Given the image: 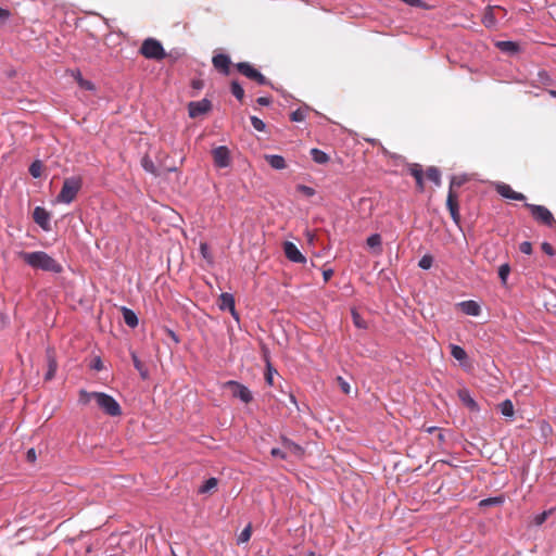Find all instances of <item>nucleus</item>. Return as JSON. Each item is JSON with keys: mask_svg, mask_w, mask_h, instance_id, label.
<instances>
[{"mask_svg": "<svg viewBox=\"0 0 556 556\" xmlns=\"http://www.w3.org/2000/svg\"><path fill=\"white\" fill-rule=\"evenodd\" d=\"M212 109V103L207 99L190 102L188 105L189 116L195 118L207 113Z\"/></svg>", "mask_w": 556, "mask_h": 556, "instance_id": "nucleus-11", "label": "nucleus"}, {"mask_svg": "<svg viewBox=\"0 0 556 556\" xmlns=\"http://www.w3.org/2000/svg\"><path fill=\"white\" fill-rule=\"evenodd\" d=\"M132 358H134V365H135V367H136L137 369H139V370H140V369H141V363H140V361L137 358V356H136V355H134V356H132Z\"/></svg>", "mask_w": 556, "mask_h": 556, "instance_id": "nucleus-53", "label": "nucleus"}, {"mask_svg": "<svg viewBox=\"0 0 556 556\" xmlns=\"http://www.w3.org/2000/svg\"><path fill=\"white\" fill-rule=\"evenodd\" d=\"M402 1L410 7H419L421 3L420 0H402Z\"/></svg>", "mask_w": 556, "mask_h": 556, "instance_id": "nucleus-51", "label": "nucleus"}, {"mask_svg": "<svg viewBox=\"0 0 556 556\" xmlns=\"http://www.w3.org/2000/svg\"><path fill=\"white\" fill-rule=\"evenodd\" d=\"M10 17V11L0 7V21L4 22Z\"/></svg>", "mask_w": 556, "mask_h": 556, "instance_id": "nucleus-49", "label": "nucleus"}, {"mask_svg": "<svg viewBox=\"0 0 556 556\" xmlns=\"http://www.w3.org/2000/svg\"><path fill=\"white\" fill-rule=\"evenodd\" d=\"M426 176L429 180L433 181L437 186L441 185V173L437 167L430 166L426 172Z\"/></svg>", "mask_w": 556, "mask_h": 556, "instance_id": "nucleus-28", "label": "nucleus"}, {"mask_svg": "<svg viewBox=\"0 0 556 556\" xmlns=\"http://www.w3.org/2000/svg\"><path fill=\"white\" fill-rule=\"evenodd\" d=\"M509 273H510V267L508 264H503L500 266L498 276H500L503 285H506Z\"/></svg>", "mask_w": 556, "mask_h": 556, "instance_id": "nucleus-35", "label": "nucleus"}, {"mask_svg": "<svg viewBox=\"0 0 556 556\" xmlns=\"http://www.w3.org/2000/svg\"><path fill=\"white\" fill-rule=\"evenodd\" d=\"M141 165L144 168V170H147L155 176L159 175L153 161L149 156H144L141 160Z\"/></svg>", "mask_w": 556, "mask_h": 556, "instance_id": "nucleus-32", "label": "nucleus"}, {"mask_svg": "<svg viewBox=\"0 0 556 556\" xmlns=\"http://www.w3.org/2000/svg\"><path fill=\"white\" fill-rule=\"evenodd\" d=\"M230 89H231V93L239 100V101H242L243 98H244V90L242 88V86L233 80L230 85Z\"/></svg>", "mask_w": 556, "mask_h": 556, "instance_id": "nucleus-31", "label": "nucleus"}, {"mask_svg": "<svg viewBox=\"0 0 556 556\" xmlns=\"http://www.w3.org/2000/svg\"><path fill=\"white\" fill-rule=\"evenodd\" d=\"M525 206L530 211L531 216L538 223L549 228L556 227V219L554 218L552 212L547 207L530 203H526Z\"/></svg>", "mask_w": 556, "mask_h": 556, "instance_id": "nucleus-6", "label": "nucleus"}, {"mask_svg": "<svg viewBox=\"0 0 556 556\" xmlns=\"http://www.w3.org/2000/svg\"><path fill=\"white\" fill-rule=\"evenodd\" d=\"M213 66L224 75H228L230 71V58L227 54H216L212 59Z\"/></svg>", "mask_w": 556, "mask_h": 556, "instance_id": "nucleus-17", "label": "nucleus"}, {"mask_svg": "<svg viewBox=\"0 0 556 556\" xmlns=\"http://www.w3.org/2000/svg\"><path fill=\"white\" fill-rule=\"evenodd\" d=\"M256 102L260 104V105H269L270 102H271V99L268 98V97H260Z\"/></svg>", "mask_w": 556, "mask_h": 556, "instance_id": "nucleus-50", "label": "nucleus"}, {"mask_svg": "<svg viewBox=\"0 0 556 556\" xmlns=\"http://www.w3.org/2000/svg\"><path fill=\"white\" fill-rule=\"evenodd\" d=\"M502 503H503L502 497H489V498H484V500L480 501L479 506L488 507V506H493V505H500Z\"/></svg>", "mask_w": 556, "mask_h": 556, "instance_id": "nucleus-36", "label": "nucleus"}, {"mask_svg": "<svg viewBox=\"0 0 556 556\" xmlns=\"http://www.w3.org/2000/svg\"><path fill=\"white\" fill-rule=\"evenodd\" d=\"M81 186L83 180L80 177L73 176L66 178L63 181V186L60 193L58 194L56 201L66 204L72 203L75 200L79 190L81 189Z\"/></svg>", "mask_w": 556, "mask_h": 556, "instance_id": "nucleus-3", "label": "nucleus"}, {"mask_svg": "<svg viewBox=\"0 0 556 556\" xmlns=\"http://www.w3.org/2000/svg\"><path fill=\"white\" fill-rule=\"evenodd\" d=\"M443 439H444L443 434H442V433H439V440H441V441H442Z\"/></svg>", "mask_w": 556, "mask_h": 556, "instance_id": "nucleus-60", "label": "nucleus"}, {"mask_svg": "<svg viewBox=\"0 0 556 556\" xmlns=\"http://www.w3.org/2000/svg\"><path fill=\"white\" fill-rule=\"evenodd\" d=\"M519 251L523 254L532 253V244L529 241H523L519 245Z\"/></svg>", "mask_w": 556, "mask_h": 556, "instance_id": "nucleus-44", "label": "nucleus"}, {"mask_svg": "<svg viewBox=\"0 0 556 556\" xmlns=\"http://www.w3.org/2000/svg\"><path fill=\"white\" fill-rule=\"evenodd\" d=\"M252 535V526L248 525L238 536V544L247 543Z\"/></svg>", "mask_w": 556, "mask_h": 556, "instance_id": "nucleus-33", "label": "nucleus"}, {"mask_svg": "<svg viewBox=\"0 0 556 556\" xmlns=\"http://www.w3.org/2000/svg\"><path fill=\"white\" fill-rule=\"evenodd\" d=\"M451 354L458 362H464L467 359L466 351L459 345L452 344L451 345Z\"/></svg>", "mask_w": 556, "mask_h": 556, "instance_id": "nucleus-29", "label": "nucleus"}, {"mask_svg": "<svg viewBox=\"0 0 556 556\" xmlns=\"http://www.w3.org/2000/svg\"><path fill=\"white\" fill-rule=\"evenodd\" d=\"M460 311L468 316H478L481 313L480 305L472 300L458 303Z\"/></svg>", "mask_w": 556, "mask_h": 556, "instance_id": "nucleus-19", "label": "nucleus"}, {"mask_svg": "<svg viewBox=\"0 0 556 556\" xmlns=\"http://www.w3.org/2000/svg\"><path fill=\"white\" fill-rule=\"evenodd\" d=\"M283 252L286 257L291 262L300 264H304L306 262V257L300 252L298 247L290 241L283 243Z\"/></svg>", "mask_w": 556, "mask_h": 556, "instance_id": "nucleus-12", "label": "nucleus"}, {"mask_svg": "<svg viewBox=\"0 0 556 556\" xmlns=\"http://www.w3.org/2000/svg\"><path fill=\"white\" fill-rule=\"evenodd\" d=\"M381 236L379 233H374L367 238V245L370 249H378L379 252L381 251Z\"/></svg>", "mask_w": 556, "mask_h": 556, "instance_id": "nucleus-30", "label": "nucleus"}, {"mask_svg": "<svg viewBox=\"0 0 556 556\" xmlns=\"http://www.w3.org/2000/svg\"><path fill=\"white\" fill-rule=\"evenodd\" d=\"M507 10L501 5H488L482 16V24L489 28H495L497 24L505 20Z\"/></svg>", "mask_w": 556, "mask_h": 556, "instance_id": "nucleus-5", "label": "nucleus"}, {"mask_svg": "<svg viewBox=\"0 0 556 556\" xmlns=\"http://www.w3.org/2000/svg\"><path fill=\"white\" fill-rule=\"evenodd\" d=\"M432 263H433V257L429 254H426L419 260L418 265L422 269H429L432 266Z\"/></svg>", "mask_w": 556, "mask_h": 556, "instance_id": "nucleus-38", "label": "nucleus"}, {"mask_svg": "<svg viewBox=\"0 0 556 556\" xmlns=\"http://www.w3.org/2000/svg\"><path fill=\"white\" fill-rule=\"evenodd\" d=\"M496 47L504 51V52H508V53H516L518 52L519 50V46L518 43L514 42V41H498L496 43Z\"/></svg>", "mask_w": 556, "mask_h": 556, "instance_id": "nucleus-24", "label": "nucleus"}, {"mask_svg": "<svg viewBox=\"0 0 556 556\" xmlns=\"http://www.w3.org/2000/svg\"><path fill=\"white\" fill-rule=\"evenodd\" d=\"M541 248H542V251L549 256H553L555 254V250H554L553 245L548 242H543Z\"/></svg>", "mask_w": 556, "mask_h": 556, "instance_id": "nucleus-47", "label": "nucleus"}, {"mask_svg": "<svg viewBox=\"0 0 556 556\" xmlns=\"http://www.w3.org/2000/svg\"><path fill=\"white\" fill-rule=\"evenodd\" d=\"M78 84L80 87L87 89V90H92L94 88L93 84L89 80H85L84 78H81V76L79 75L78 77Z\"/></svg>", "mask_w": 556, "mask_h": 556, "instance_id": "nucleus-48", "label": "nucleus"}, {"mask_svg": "<svg viewBox=\"0 0 556 556\" xmlns=\"http://www.w3.org/2000/svg\"><path fill=\"white\" fill-rule=\"evenodd\" d=\"M498 408L503 416L505 417H513L515 415L514 404L510 400L503 401Z\"/></svg>", "mask_w": 556, "mask_h": 556, "instance_id": "nucleus-25", "label": "nucleus"}, {"mask_svg": "<svg viewBox=\"0 0 556 556\" xmlns=\"http://www.w3.org/2000/svg\"><path fill=\"white\" fill-rule=\"evenodd\" d=\"M352 317H353V323L357 328L364 329L367 327L365 320L361 317V315L356 311H352Z\"/></svg>", "mask_w": 556, "mask_h": 556, "instance_id": "nucleus-40", "label": "nucleus"}, {"mask_svg": "<svg viewBox=\"0 0 556 556\" xmlns=\"http://www.w3.org/2000/svg\"><path fill=\"white\" fill-rule=\"evenodd\" d=\"M457 395L459 401L465 405L469 410L471 412H479V405L473 400V397L470 395L469 390L467 389H459L457 391Z\"/></svg>", "mask_w": 556, "mask_h": 556, "instance_id": "nucleus-18", "label": "nucleus"}, {"mask_svg": "<svg viewBox=\"0 0 556 556\" xmlns=\"http://www.w3.org/2000/svg\"><path fill=\"white\" fill-rule=\"evenodd\" d=\"M50 213L46 208L41 206L35 207L33 218L43 230H50Z\"/></svg>", "mask_w": 556, "mask_h": 556, "instance_id": "nucleus-14", "label": "nucleus"}, {"mask_svg": "<svg viewBox=\"0 0 556 556\" xmlns=\"http://www.w3.org/2000/svg\"><path fill=\"white\" fill-rule=\"evenodd\" d=\"M409 174L415 178L417 189L422 192L425 190L424 185V170L419 164H410L409 165Z\"/></svg>", "mask_w": 556, "mask_h": 556, "instance_id": "nucleus-20", "label": "nucleus"}, {"mask_svg": "<svg viewBox=\"0 0 556 556\" xmlns=\"http://www.w3.org/2000/svg\"><path fill=\"white\" fill-rule=\"evenodd\" d=\"M496 191L503 198L515 200V201H523L526 200V197L523 193L517 192L513 190V188L507 184H498L496 186Z\"/></svg>", "mask_w": 556, "mask_h": 556, "instance_id": "nucleus-16", "label": "nucleus"}, {"mask_svg": "<svg viewBox=\"0 0 556 556\" xmlns=\"http://www.w3.org/2000/svg\"><path fill=\"white\" fill-rule=\"evenodd\" d=\"M218 307L222 309V311H229L230 314L238 320L239 319V315L236 311V306H235V298L232 294L230 293H222L218 298Z\"/></svg>", "mask_w": 556, "mask_h": 556, "instance_id": "nucleus-13", "label": "nucleus"}, {"mask_svg": "<svg viewBox=\"0 0 556 556\" xmlns=\"http://www.w3.org/2000/svg\"><path fill=\"white\" fill-rule=\"evenodd\" d=\"M205 247H206L205 244H201V250H202L203 252H206Z\"/></svg>", "mask_w": 556, "mask_h": 556, "instance_id": "nucleus-58", "label": "nucleus"}, {"mask_svg": "<svg viewBox=\"0 0 556 556\" xmlns=\"http://www.w3.org/2000/svg\"><path fill=\"white\" fill-rule=\"evenodd\" d=\"M250 119H251V124H252V126L254 127L255 130H257V131H264L265 130L266 125H265V123L261 118H258L256 116H251Z\"/></svg>", "mask_w": 556, "mask_h": 556, "instance_id": "nucleus-39", "label": "nucleus"}, {"mask_svg": "<svg viewBox=\"0 0 556 556\" xmlns=\"http://www.w3.org/2000/svg\"><path fill=\"white\" fill-rule=\"evenodd\" d=\"M205 247H206L205 244H201V250H202L203 252H206Z\"/></svg>", "mask_w": 556, "mask_h": 556, "instance_id": "nucleus-59", "label": "nucleus"}, {"mask_svg": "<svg viewBox=\"0 0 556 556\" xmlns=\"http://www.w3.org/2000/svg\"><path fill=\"white\" fill-rule=\"evenodd\" d=\"M548 515H549V511H543V513H541V514H539V515L534 516V518H533V523H534L535 526H541V525H543V523L545 522V520L547 519Z\"/></svg>", "mask_w": 556, "mask_h": 556, "instance_id": "nucleus-41", "label": "nucleus"}, {"mask_svg": "<svg viewBox=\"0 0 556 556\" xmlns=\"http://www.w3.org/2000/svg\"><path fill=\"white\" fill-rule=\"evenodd\" d=\"M93 368L97 369V370H101L102 369V363L100 359H97L94 365H93Z\"/></svg>", "mask_w": 556, "mask_h": 556, "instance_id": "nucleus-54", "label": "nucleus"}, {"mask_svg": "<svg viewBox=\"0 0 556 556\" xmlns=\"http://www.w3.org/2000/svg\"><path fill=\"white\" fill-rule=\"evenodd\" d=\"M311 155H312V159L317 164H325L329 161V156L324 151L316 149V148L311 150Z\"/></svg>", "mask_w": 556, "mask_h": 556, "instance_id": "nucleus-27", "label": "nucleus"}, {"mask_svg": "<svg viewBox=\"0 0 556 556\" xmlns=\"http://www.w3.org/2000/svg\"><path fill=\"white\" fill-rule=\"evenodd\" d=\"M551 93L556 98V91H552Z\"/></svg>", "mask_w": 556, "mask_h": 556, "instance_id": "nucleus-62", "label": "nucleus"}, {"mask_svg": "<svg viewBox=\"0 0 556 556\" xmlns=\"http://www.w3.org/2000/svg\"><path fill=\"white\" fill-rule=\"evenodd\" d=\"M332 275V270H325L324 271V278L327 281Z\"/></svg>", "mask_w": 556, "mask_h": 556, "instance_id": "nucleus-55", "label": "nucleus"}, {"mask_svg": "<svg viewBox=\"0 0 556 556\" xmlns=\"http://www.w3.org/2000/svg\"><path fill=\"white\" fill-rule=\"evenodd\" d=\"M41 169H42V165L39 161H35L30 166H29V173L33 177L35 178H38L40 177L41 175Z\"/></svg>", "mask_w": 556, "mask_h": 556, "instance_id": "nucleus-37", "label": "nucleus"}, {"mask_svg": "<svg viewBox=\"0 0 556 556\" xmlns=\"http://www.w3.org/2000/svg\"><path fill=\"white\" fill-rule=\"evenodd\" d=\"M216 167L224 168L230 165V153L227 147L220 146L212 151Z\"/></svg>", "mask_w": 556, "mask_h": 556, "instance_id": "nucleus-10", "label": "nucleus"}, {"mask_svg": "<svg viewBox=\"0 0 556 556\" xmlns=\"http://www.w3.org/2000/svg\"><path fill=\"white\" fill-rule=\"evenodd\" d=\"M56 368H58L56 361L53 357V355L49 353L48 354V371L46 374L45 379L51 380L55 375Z\"/></svg>", "mask_w": 556, "mask_h": 556, "instance_id": "nucleus-26", "label": "nucleus"}, {"mask_svg": "<svg viewBox=\"0 0 556 556\" xmlns=\"http://www.w3.org/2000/svg\"><path fill=\"white\" fill-rule=\"evenodd\" d=\"M281 444L283 450L287 452V456H293L295 458H302L304 455V450L299 444L294 443L290 439L282 437Z\"/></svg>", "mask_w": 556, "mask_h": 556, "instance_id": "nucleus-15", "label": "nucleus"}, {"mask_svg": "<svg viewBox=\"0 0 556 556\" xmlns=\"http://www.w3.org/2000/svg\"><path fill=\"white\" fill-rule=\"evenodd\" d=\"M218 485V480L214 477L207 479L202 485L199 486V494H210L216 491Z\"/></svg>", "mask_w": 556, "mask_h": 556, "instance_id": "nucleus-23", "label": "nucleus"}, {"mask_svg": "<svg viewBox=\"0 0 556 556\" xmlns=\"http://www.w3.org/2000/svg\"><path fill=\"white\" fill-rule=\"evenodd\" d=\"M168 332H169V336H170V337H172L176 342H178V338H177V336L175 334V332H174V331H172V330H169Z\"/></svg>", "mask_w": 556, "mask_h": 556, "instance_id": "nucleus-57", "label": "nucleus"}, {"mask_svg": "<svg viewBox=\"0 0 556 556\" xmlns=\"http://www.w3.org/2000/svg\"><path fill=\"white\" fill-rule=\"evenodd\" d=\"M225 388L230 390L233 397L240 399L245 404L253 400L251 391L238 381H227L225 383Z\"/></svg>", "mask_w": 556, "mask_h": 556, "instance_id": "nucleus-9", "label": "nucleus"}, {"mask_svg": "<svg viewBox=\"0 0 556 556\" xmlns=\"http://www.w3.org/2000/svg\"><path fill=\"white\" fill-rule=\"evenodd\" d=\"M121 311H122L125 324L127 326H129L130 328H136L138 326V317L135 314V312L131 311L130 308L125 307V306H123L121 308Z\"/></svg>", "mask_w": 556, "mask_h": 556, "instance_id": "nucleus-22", "label": "nucleus"}, {"mask_svg": "<svg viewBox=\"0 0 556 556\" xmlns=\"http://www.w3.org/2000/svg\"><path fill=\"white\" fill-rule=\"evenodd\" d=\"M140 53L144 58L152 60H162L166 56L162 43L153 38H148L142 42L140 47Z\"/></svg>", "mask_w": 556, "mask_h": 556, "instance_id": "nucleus-7", "label": "nucleus"}, {"mask_svg": "<svg viewBox=\"0 0 556 556\" xmlns=\"http://www.w3.org/2000/svg\"><path fill=\"white\" fill-rule=\"evenodd\" d=\"M270 454L274 456V457H280L282 459H287L288 456H287V452L282 448H271L270 451Z\"/></svg>", "mask_w": 556, "mask_h": 556, "instance_id": "nucleus-45", "label": "nucleus"}, {"mask_svg": "<svg viewBox=\"0 0 556 556\" xmlns=\"http://www.w3.org/2000/svg\"><path fill=\"white\" fill-rule=\"evenodd\" d=\"M463 181L457 177H452L446 199V206L451 214L453 222L456 225L460 224V214H459V205H458V195L455 192V188L460 187Z\"/></svg>", "mask_w": 556, "mask_h": 556, "instance_id": "nucleus-4", "label": "nucleus"}, {"mask_svg": "<svg viewBox=\"0 0 556 556\" xmlns=\"http://www.w3.org/2000/svg\"><path fill=\"white\" fill-rule=\"evenodd\" d=\"M192 86L197 89H200L202 87V81L201 80H194L192 83Z\"/></svg>", "mask_w": 556, "mask_h": 556, "instance_id": "nucleus-56", "label": "nucleus"}, {"mask_svg": "<svg viewBox=\"0 0 556 556\" xmlns=\"http://www.w3.org/2000/svg\"><path fill=\"white\" fill-rule=\"evenodd\" d=\"M91 401H94L97 406L104 414L111 417H117L122 415V407L113 396L103 392H88L86 390L79 391V404L88 405Z\"/></svg>", "mask_w": 556, "mask_h": 556, "instance_id": "nucleus-1", "label": "nucleus"}, {"mask_svg": "<svg viewBox=\"0 0 556 556\" xmlns=\"http://www.w3.org/2000/svg\"><path fill=\"white\" fill-rule=\"evenodd\" d=\"M307 109H298L290 115L292 122H303L306 118Z\"/></svg>", "mask_w": 556, "mask_h": 556, "instance_id": "nucleus-34", "label": "nucleus"}, {"mask_svg": "<svg viewBox=\"0 0 556 556\" xmlns=\"http://www.w3.org/2000/svg\"><path fill=\"white\" fill-rule=\"evenodd\" d=\"M236 68L240 74L257 83L258 85H269V80L258 70H256L253 65H251L248 62L237 63Z\"/></svg>", "mask_w": 556, "mask_h": 556, "instance_id": "nucleus-8", "label": "nucleus"}, {"mask_svg": "<svg viewBox=\"0 0 556 556\" xmlns=\"http://www.w3.org/2000/svg\"><path fill=\"white\" fill-rule=\"evenodd\" d=\"M20 256L27 265L35 269L54 274H60L63 270L62 265L43 251L21 252Z\"/></svg>", "mask_w": 556, "mask_h": 556, "instance_id": "nucleus-2", "label": "nucleus"}, {"mask_svg": "<svg viewBox=\"0 0 556 556\" xmlns=\"http://www.w3.org/2000/svg\"><path fill=\"white\" fill-rule=\"evenodd\" d=\"M298 191L305 194L306 197H313L315 194V190L308 186L305 185H299L296 187Z\"/></svg>", "mask_w": 556, "mask_h": 556, "instance_id": "nucleus-42", "label": "nucleus"}, {"mask_svg": "<svg viewBox=\"0 0 556 556\" xmlns=\"http://www.w3.org/2000/svg\"><path fill=\"white\" fill-rule=\"evenodd\" d=\"M27 459L30 460V462H34L36 459V453H35L34 448H30L27 452Z\"/></svg>", "mask_w": 556, "mask_h": 556, "instance_id": "nucleus-52", "label": "nucleus"}, {"mask_svg": "<svg viewBox=\"0 0 556 556\" xmlns=\"http://www.w3.org/2000/svg\"><path fill=\"white\" fill-rule=\"evenodd\" d=\"M264 157L266 162L275 169H283L287 166L286 161L281 155L266 154Z\"/></svg>", "mask_w": 556, "mask_h": 556, "instance_id": "nucleus-21", "label": "nucleus"}, {"mask_svg": "<svg viewBox=\"0 0 556 556\" xmlns=\"http://www.w3.org/2000/svg\"><path fill=\"white\" fill-rule=\"evenodd\" d=\"M433 430H434V428H433V427H431V428H429V429H428V431H429V432H432Z\"/></svg>", "mask_w": 556, "mask_h": 556, "instance_id": "nucleus-61", "label": "nucleus"}, {"mask_svg": "<svg viewBox=\"0 0 556 556\" xmlns=\"http://www.w3.org/2000/svg\"><path fill=\"white\" fill-rule=\"evenodd\" d=\"M277 371L273 369V367L270 366V364L267 365V371L265 374V379H266V382L269 384V386H273L274 381H273V374Z\"/></svg>", "mask_w": 556, "mask_h": 556, "instance_id": "nucleus-46", "label": "nucleus"}, {"mask_svg": "<svg viewBox=\"0 0 556 556\" xmlns=\"http://www.w3.org/2000/svg\"><path fill=\"white\" fill-rule=\"evenodd\" d=\"M337 381H338V384L340 386L341 390L343 391V393L344 394H349L350 393V389H351L349 382H346L340 376L337 377Z\"/></svg>", "mask_w": 556, "mask_h": 556, "instance_id": "nucleus-43", "label": "nucleus"}]
</instances>
